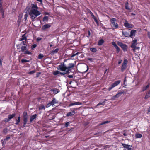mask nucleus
I'll return each mask as SVG.
<instances>
[{"label":"nucleus","instance_id":"nucleus-45","mask_svg":"<svg viewBox=\"0 0 150 150\" xmlns=\"http://www.w3.org/2000/svg\"><path fill=\"white\" fill-rule=\"evenodd\" d=\"M117 44L119 46H120L121 47L122 46V45H123L124 44L121 42H117Z\"/></svg>","mask_w":150,"mask_h":150},{"label":"nucleus","instance_id":"nucleus-40","mask_svg":"<svg viewBox=\"0 0 150 150\" xmlns=\"http://www.w3.org/2000/svg\"><path fill=\"white\" fill-rule=\"evenodd\" d=\"M45 109V107L43 105H41V106H39V110H41L43 109Z\"/></svg>","mask_w":150,"mask_h":150},{"label":"nucleus","instance_id":"nucleus-23","mask_svg":"<svg viewBox=\"0 0 150 150\" xmlns=\"http://www.w3.org/2000/svg\"><path fill=\"white\" fill-rule=\"evenodd\" d=\"M23 17L22 14H20L18 16V22H20L22 18Z\"/></svg>","mask_w":150,"mask_h":150},{"label":"nucleus","instance_id":"nucleus-31","mask_svg":"<svg viewBox=\"0 0 150 150\" xmlns=\"http://www.w3.org/2000/svg\"><path fill=\"white\" fill-rule=\"evenodd\" d=\"M90 50L93 52H96L97 50L95 48H91L90 49Z\"/></svg>","mask_w":150,"mask_h":150},{"label":"nucleus","instance_id":"nucleus-47","mask_svg":"<svg viewBox=\"0 0 150 150\" xmlns=\"http://www.w3.org/2000/svg\"><path fill=\"white\" fill-rule=\"evenodd\" d=\"M28 17V14L27 13L25 14L24 15V19H25V21L26 20L27 18Z\"/></svg>","mask_w":150,"mask_h":150},{"label":"nucleus","instance_id":"nucleus-9","mask_svg":"<svg viewBox=\"0 0 150 150\" xmlns=\"http://www.w3.org/2000/svg\"><path fill=\"white\" fill-rule=\"evenodd\" d=\"M51 26L50 24H46L42 26V29L43 30H45L50 28Z\"/></svg>","mask_w":150,"mask_h":150},{"label":"nucleus","instance_id":"nucleus-5","mask_svg":"<svg viewBox=\"0 0 150 150\" xmlns=\"http://www.w3.org/2000/svg\"><path fill=\"white\" fill-rule=\"evenodd\" d=\"M82 104L81 102H75L74 101L73 102L70 103L69 105V106L71 107L74 105H81Z\"/></svg>","mask_w":150,"mask_h":150},{"label":"nucleus","instance_id":"nucleus-24","mask_svg":"<svg viewBox=\"0 0 150 150\" xmlns=\"http://www.w3.org/2000/svg\"><path fill=\"white\" fill-rule=\"evenodd\" d=\"M104 42V41L103 39H101L99 41L98 45L99 46L101 45Z\"/></svg>","mask_w":150,"mask_h":150},{"label":"nucleus","instance_id":"nucleus-41","mask_svg":"<svg viewBox=\"0 0 150 150\" xmlns=\"http://www.w3.org/2000/svg\"><path fill=\"white\" fill-rule=\"evenodd\" d=\"M59 73V72L58 71H55L53 73V74L54 75H57Z\"/></svg>","mask_w":150,"mask_h":150},{"label":"nucleus","instance_id":"nucleus-18","mask_svg":"<svg viewBox=\"0 0 150 150\" xmlns=\"http://www.w3.org/2000/svg\"><path fill=\"white\" fill-rule=\"evenodd\" d=\"M121 47L122 49L124 51H127V47L126 45L124 44Z\"/></svg>","mask_w":150,"mask_h":150},{"label":"nucleus","instance_id":"nucleus-49","mask_svg":"<svg viewBox=\"0 0 150 150\" xmlns=\"http://www.w3.org/2000/svg\"><path fill=\"white\" fill-rule=\"evenodd\" d=\"M115 48H116V50L117 52L118 53L120 51V48L119 47L117 46L116 47H115Z\"/></svg>","mask_w":150,"mask_h":150},{"label":"nucleus","instance_id":"nucleus-57","mask_svg":"<svg viewBox=\"0 0 150 150\" xmlns=\"http://www.w3.org/2000/svg\"><path fill=\"white\" fill-rule=\"evenodd\" d=\"M10 120V119H9V118L8 117V118H6L5 119V121L6 122H8Z\"/></svg>","mask_w":150,"mask_h":150},{"label":"nucleus","instance_id":"nucleus-16","mask_svg":"<svg viewBox=\"0 0 150 150\" xmlns=\"http://www.w3.org/2000/svg\"><path fill=\"white\" fill-rule=\"evenodd\" d=\"M149 85L150 84L148 83L147 86H144L142 88V91L144 92L146 90L149 88Z\"/></svg>","mask_w":150,"mask_h":150},{"label":"nucleus","instance_id":"nucleus-55","mask_svg":"<svg viewBox=\"0 0 150 150\" xmlns=\"http://www.w3.org/2000/svg\"><path fill=\"white\" fill-rule=\"evenodd\" d=\"M59 73L62 75H64L66 74H67L68 73H66V71H64V72H60Z\"/></svg>","mask_w":150,"mask_h":150},{"label":"nucleus","instance_id":"nucleus-33","mask_svg":"<svg viewBox=\"0 0 150 150\" xmlns=\"http://www.w3.org/2000/svg\"><path fill=\"white\" fill-rule=\"evenodd\" d=\"M104 102H100L99 103H98L97 105L96 106H98L99 105H104Z\"/></svg>","mask_w":150,"mask_h":150},{"label":"nucleus","instance_id":"nucleus-2","mask_svg":"<svg viewBox=\"0 0 150 150\" xmlns=\"http://www.w3.org/2000/svg\"><path fill=\"white\" fill-rule=\"evenodd\" d=\"M75 64L73 63H70L68 64L67 67L64 64H61L59 66V69L61 71H66V73H69L71 69L74 67Z\"/></svg>","mask_w":150,"mask_h":150},{"label":"nucleus","instance_id":"nucleus-28","mask_svg":"<svg viewBox=\"0 0 150 150\" xmlns=\"http://www.w3.org/2000/svg\"><path fill=\"white\" fill-rule=\"evenodd\" d=\"M15 114H12L9 115L8 116V117L9 118V119L10 120L11 119L13 118V117L15 116Z\"/></svg>","mask_w":150,"mask_h":150},{"label":"nucleus","instance_id":"nucleus-37","mask_svg":"<svg viewBox=\"0 0 150 150\" xmlns=\"http://www.w3.org/2000/svg\"><path fill=\"white\" fill-rule=\"evenodd\" d=\"M109 122H110V121H105L101 123H100V125H104V124H107V123H108Z\"/></svg>","mask_w":150,"mask_h":150},{"label":"nucleus","instance_id":"nucleus-4","mask_svg":"<svg viewBox=\"0 0 150 150\" xmlns=\"http://www.w3.org/2000/svg\"><path fill=\"white\" fill-rule=\"evenodd\" d=\"M127 62V60L125 59L121 67V71L122 72H123L126 69Z\"/></svg>","mask_w":150,"mask_h":150},{"label":"nucleus","instance_id":"nucleus-8","mask_svg":"<svg viewBox=\"0 0 150 150\" xmlns=\"http://www.w3.org/2000/svg\"><path fill=\"white\" fill-rule=\"evenodd\" d=\"M75 111L74 110H72V111L70 112H68L67 114H66V116L67 117H69L72 116L74 115L75 114Z\"/></svg>","mask_w":150,"mask_h":150},{"label":"nucleus","instance_id":"nucleus-36","mask_svg":"<svg viewBox=\"0 0 150 150\" xmlns=\"http://www.w3.org/2000/svg\"><path fill=\"white\" fill-rule=\"evenodd\" d=\"M114 87H115L112 84L109 86L108 90L109 91H110L111 89H113Z\"/></svg>","mask_w":150,"mask_h":150},{"label":"nucleus","instance_id":"nucleus-44","mask_svg":"<svg viewBox=\"0 0 150 150\" xmlns=\"http://www.w3.org/2000/svg\"><path fill=\"white\" fill-rule=\"evenodd\" d=\"M48 16H45L43 18V21H45L48 20Z\"/></svg>","mask_w":150,"mask_h":150},{"label":"nucleus","instance_id":"nucleus-15","mask_svg":"<svg viewBox=\"0 0 150 150\" xmlns=\"http://www.w3.org/2000/svg\"><path fill=\"white\" fill-rule=\"evenodd\" d=\"M121 82V81L120 80H117L115 81L112 84L114 86V87L117 86Z\"/></svg>","mask_w":150,"mask_h":150},{"label":"nucleus","instance_id":"nucleus-48","mask_svg":"<svg viewBox=\"0 0 150 150\" xmlns=\"http://www.w3.org/2000/svg\"><path fill=\"white\" fill-rule=\"evenodd\" d=\"M78 54H79V52H77L76 53V54H72V55H71V58H72L73 57H74L76 55H78Z\"/></svg>","mask_w":150,"mask_h":150},{"label":"nucleus","instance_id":"nucleus-63","mask_svg":"<svg viewBox=\"0 0 150 150\" xmlns=\"http://www.w3.org/2000/svg\"><path fill=\"white\" fill-rule=\"evenodd\" d=\"M148 36L149 38L150 39V32H148Z\"/></svg>","mask_w":150,"mask_h":150},{"label":"nucleus","instance_id":"nucleus-25","mask_svg":"<svg viewBox=\"0 0 150 150\" xmlns=\"http://www.w3.org/2000/svg\"><path fill=\"white\" fill-rule=\"evenodd\" d=\"M27 47L25 46H23L21 47V51L22 52H25L26 50Z\"/></svg>","mask_w":150,"mask_h":150},{"label":"nucleus","instance_id":"nucleus-34","mask_svg":"<svg viewBox=\"0 0 150 150\" xmlns=\"http://www.w3.org/2000/svg\"><path fill=\"white\" fill-rule=\"evenodd\" d=\"M125 8L127 10H129V8L128 6V3L127 2H126L125 4Z\"/></svg>","mask_w":150,"mask_h":150},{"label":"nucleus","instance_id":"nucleus-32","mask_svg":"<svg viewBox=\"0 0 150 150\" xmlns=\"http://www.w3.org/2000/svg\"><path fill=\"white\" fill-rule=\"evenodd\" d=\"M24 53L25 54H26L28 55H31L32 54V53L30 52L27 50L25 51Z\"/></svg>","mask_w":150,"mask_h":150},{"label":"nucleus","instance_id":"nucleus-52","mask_svg":"<svg viewBox=\"0 0 150 150\" xmlns=\"http://www.w3.org/2000/svg\"><path fill=\"white\" fill-rule=\"evenodd\" d=\"M89 13L92 16V18H93L95 17L94 15L93 14V13L91 11H90V12H89Z\"/></svg>","mask_w":150,"mask_h":150},{"label":"nucleus","instance_id":"nucleus-64","mask_svg":"<svg viewBox=\"0 0 150 150\" xmlns=\"http://www.w3.org/2000/svg\"><path fill=\"white\" fill-rule=\"evenodd\" d=\"M22 43L23 44V45H26V43L24 41H23L22 42Z\"/></svg>","mask_w":150,"mask_h":150},{"label":"nucleus","instance_id":"nucleus-7","mask_svg":"<svg viewBox=\"0 0 150 150\" xmlns=\"http://www.w3.org/2000/svg\"><path fill=\"white\" fill-rule=\"evenodd\" d=\"M125 23L124 25L125 27L128 28H132V25L131 24L129 23L127 20H125Z\"/></svg>","mask_w":150,"mask_h":150},{"label":"nucleus","instance_id":"nucleus-17","mask_svg":"<svg viewBox=\"0 0 150 150\" xmlns=\"http://www.w3.org/2000/svg\"><path fill=\"white\" fill-rule=\"evenodd\" d=\"M59 50L58 48H56L55 50H53L51 52V54L53 55L57 53L58 52Z\"/></svg>","mask_w":150,"mask_h":150},{"label":"nucleus","instance_id":"nucleus-38","mask_svg":"<svg viewBox=\"0 0 150 150\" xmlns=\"http://www.w3.org/2000/svg\"><path fill=\"white\" fill-rule=\"evenodd\" d=\"M21 62L23 63L26 62H30V61L29 60H27L26 59H22L21 60Z\"/></svg>","mask_w":150,"mask_h":150},{"label":"nucleus","instance_id":"nucleus-39","mask_svg":"<svg viewBox=\"0 0 150 150\" xmlns=\"http://www.w3.org/2000/svg\"><path fill=\"white\" fill-rule=\"evenodd\" d=\"M44 57L43 55L42 54H40L38 56V58L40 59H42Z\"/></svg>","mask_w":150,"mask_h":150},{"label":"nucleus","instance_id":"nucleus-62","mask_svg":"<svg viewBox=\"0 0 150 150\" xmlns=\"http://www.w3.org/2000/svg\"><path fill=\"white\" fill-rule=\"evenodd\" d=\"M116 98V97H115V96H113V97L111 99L112 100H114Z\"/></svg>","mask_w":150,"mask_h":150},{"label":"nucleus","instance_id":"nucleus-60","mask_svg":"<svg viewBox=\"0 0 150 150\" xmlns=\"http://www.w3.org/2000/svg\"><path fill=\"white\" fill-rule=\"evenodd\" d=\"M10 137L9 136H8L6 137V138L4 139L5 140H8L10 138Z\"/></svg>","mask_w":150,"mask_h":150},{"label":"nucleus","instance_id":"nucleus-20","mask_svg":"<svg viewBox=\"0 0 150 150\" xmlns=\"http://www.w3.org/2000/svg\"><path fill=\"white\" fill-rule=\"evenodd\" d=\"M0 12L2 14V17H4V12L2 6H0Z\"/></svg>","mask_w":150,"mask_h":150},{"label":"nucleus","instance_id":"nucleus-11","mask_svg":"<svg viewBox=\"0 0 150 150\" xmlns=\"http://www.w3.org/2000/svg\"><path fill=\"white\" fill-rule=\"evenodd\" d=\"M137 40L136 39H134L132 41V43L131 45V47L132 48L135 47L137 45Z\"/></svg>","mask_w":150,"mask_h":150},{"label":"nucleus","instance_id":"nucleus-42","mask_svg":"<svg viewBox=\"0 0 150 150\" xmlns=\"http://www.w3.org/2000/svg\"><path fill=\"white\" fill-rule=\"evenodd\" d=\"M51 105H52V103H51V102H50L46 105V107L47 108H48Z\"/></svg>","mask_w":150,"mask_h":150},{"label":"nucleus","instance_id":"nucleus-14","mask_svg":"<svg viewBox=\"0 0 150 150\" xmlns=\"http://www.w3.org/2000/svg\"><path fill=\"white\" fill-rule=\"evenodd\" d=\"M140 47H136L133 48V50L134 52H138L139 51Z\"/></svg>","mask_w":150,"mask_h":150},{"label":"nucleus","instance_id":"nucleus-30","mask_svg":"<svg viewBox=\"0 0 150 150\" xmlns=\"http://www.w3.org/2000/svg\"><path fill=\"white\" fill-rule=\"evenodd\" d=\"M135 137L136 138H141L142 137V135L141 134L138 133L136 134Z\"/></svg>","mask_w":150,"mask_h":150},{"label":"nucleus","instance_id":"nucleus-46","mask_svg":"<svg viewBox=\"0 0 150 150\" xmlns=\"http://www.w3.org/2000/svg\"><path fill=\"white\" fill-rule=\"evenodd\" d=\"M93 19H94L95 21L97 24V25H98V20H97V19L95 17L94 18H93Z\"/></svg>","mask_w":150,"mask_h":150},{"label":"nucleus","instance_id":"nucleus-53","mask_svg":"<svg viewBox=\"0 0 150 150\" xmlns=\"http://www.w3.org/2000/svg\"><path fill=\"white\" fill-rule=\"evenodd\" d=\"M2 146H3L6 143V142L4 140V141L1 140Z\"/></svg>","mask_w":150,"mask_h":150},{"label":"nucleus","instance_id":"nucleus-43","mask_svg":"<svg viewBox=\"0 0 150 150\" xmlns=\"http://www.w3.org/2000/svg\"><path fill=\"white\" fill-rule=\"evenodd\" d=\"M23 118L28 117H27V112H24L23 113Z\"/></svg>","mask_w":150,"mask_h":150},{"label":"nucleus","instance_id":"nucleus-56","mask_svg":"<svg viewBox=\"0 0 150 150\" xmlns=\"http://www.w3.org/2000/svg\"><path fill=\"white\" fill-rule=\"evenodd\" d=\"M37 46V45L36 44H33L32 45V49H33L34 48H35Z\"/></svg>","mask_w":150,"mask_h":150},{"label":"nucleus","instance_id":"nucleus-51","mask_svg":"<svg viewBox=\"0 0 150 150\" xmlns=\"http://www.w3.org/2000/svg\"><path fill=\"white\" fill-rule=\"evenodd\" d=\"M112 45L115 48L117 46V45L115 42H112Z\"/></svg>","mask_w":150,"mask_h":150},{"label":"nucleus","instance_id":"nucleus-19","mask_svg":"<svg viewBox=\"0 0 150 150\" xmlns=\"http://www.w3.org/2000/svg\"><path fill=\"white\" fill-rule=\"evenodd\" d=\"M124 93L125 92L124 91L119 92L117 93L116 95H115V97L116 98H118L122 94Z\"/></svg>","mask_w":150,"mask_h":150},{"label":"nucleus","instance_id":"nucleus-58","mask_svg":"<svg viewBox=\"0 0 150 150\" xmlns=\"http://www.w3.org/2000/svg\"><path fill=\"white\" fill-rule=\"evenodd\" d=\"M42 38H38L36 39V41H40L42 40Z\"/></svg>","mask_w":150,"mask_h":150},{"label":"nucleus","instance_id":"nucleus-27","mask_svg":"<svg viewBox=\"0 0 150 150\" xmlns=\"http://www.w3.org/2000/svg\"><path fill=\"white\" fill-rule=\"evenodd\" d=\"M150 96V90H149L148 92L147 93L146 95L145 99H146L148 98Z\"/></svg>","mask_w":150,"mask_h":150},{"label":"nucleus","instance_id":"nucleus-10","mask_svg":"<svg viewBox=\"0 0 150 150\" xmlns=\"http://www.w3.org/2000/svg\"><path fill=\"white\" fill-rule=\"evenodd\" d=\"M37 115L36 114H35L31 116L30 118V122H32L34 119H35L37 117Z\"/></svg>","mask_w":150,"mask_h":150},{"label":"nucleus","instance_id":"nucleus-22","mask_svg":"<svg viewBox=\"0 0 150 150\" xmlns=\"http://www.w3.org/2000/svg\"><path fill=\"white\" fill-rule=\"evenodd\" d=\"M122 34L125 37H128L129 35V33L128 32L126 31H122Z\"/></svg>","mask_w":150,"mask_h":150},{"label":"nucleus","instance_id":"nucleus-29","mask_svg":"<svg viewBox=\"0 0 150 150\" xmlns=\"http://www.w3.org/2000/svg\"><path fill=\"white\" fill-rule=\"evenodd\" d=\"M20 116H19L18 117L17 119L16 120V122L15 123V124L16 125H18L19 123L20 122Z\"/></svg>","mask_w":150,"mask_h":150},{"label":"nucleus","instance_id":"nucleus-6","mask_svg":"<svg viewBox=\"0 0 150 150\" xmlns=\"http://www.w3.org/2000/svg\"><path fill=\"white\" fill-rule=\"evenodd\" d=\"M122 145L123 146V147L125 148L127 150H132V149L131 148L132 146H131L130 145L126 144H122ZM125 150H127L126 149H125Z\"/></svg>","mask_w":150,"mask_h":150},{"label":"nucleus","instance_id":"nucleus-54","mask_svg":"<svg viewBox=\"0 0 150 150\" xmlns=\"http://www.w3.org/2000/svg\"><path fill=\"white\" fill-rule=\"evenodd\" d=\"M8 132V130L7 129H4L3 130V132L4 133H6Z\"/></svg>","mask_w":150,"mask_h":150},{"label":"nucleus","instance_id":"nucleus-61","mask_svg":"<svg viewBox=\"0 0 150 150\" xmlns=\"http://www.w3.org/2000/svg\"><path fill=\"white\" fill-rule=\"evenodd\" d=\"M35 71H31L30 72H29V74H33L35 73Z\"/></svg>","mask_w":150,"mask_h":150},{"label":"nucleus","instance_id":"nucleus-50","mask_svg":"<svg viewBox=\"0 0 150 150\" xmlns=\"http://www.w3.org/2000/svg\"><path fill=\"white\" fill-rule=\"evenodd\" d=\"M69 124L70 123L69 122H66L64 124L65 127H67Z\"/></svg>","mask_w":150,"mask_h":150},{"label":"nucleus","instance_id":"nucleus-1","mask_svg":"<svg viewBox=\"0 0 150 150\" xmlns=\"http://www.w3.org/2000/svg\"><path fill=\"white\" fill-rule=\"evenodd\" d=\"M26 8H28L29 10L28 11V13L32 21H34L35 19L41 14L40 8L36 4H32L30 8L29 7H27Z\"/></svg>","mask_w":150,"mask_h":150},{"label":"nucleus","instance_id":"nucleus-3","mask_svg":"<svg viewBox=\"0 0 150 150\" xmlns=\"http://www.w3.org/2000/svg\"><path fill=\"white\" fill-rule=\"evenodd\" d=\"M110 25L113 30H115L118 28L119 25L117 23V20L115 18H112L110 19Z\"/></svg>","mask_w":150,"mask_h":150},{"label":"nucleus","instance_id":"nucleus-12","mask_svg":"<svg viewBox=\"0 0 150 150\" xmlns=\"http://www.w3.org/2000/svg\"><path fill=\"white\" fill-rule=\"evenodd\" d=\"M50 102L52 103V106L54 105V104H55L58 103V101L57 100H56V99L54 98H53L52 101Z\"/></svg>","mask_w":150,"mask_h":150},{"label":"nucleus","instance_id":"nucleus-21","mask_svg":"<svg viewBox=\"0 0 150 150\" xmlns=\"http://www.w3.org/2000/svg\"><path fill=\"white\" fill-rule=\"evenodd\" d=\"M51 92H53L54 94H56L58 93V89L56 88L51 89L50 90Z\"/></svg>","mask_w":150,"mask_h":150},{"label":"nucleus","instance_id":"nucleus-59","mask_svg":"<svg viewBox=\"0 0 150 150\" xmlns=\"http://www.w3.org/2000/svg\"><path fill=\"white\" fill-rule=\"evenodd\" d=\"M67 76L69 78H73V76L72 75H69Z\"/></svg>","mask_w":150,"mask_h":150},{"label":"nucleus","instance_id":"nucleus-13","mask_svg":"<svg viewBox=\"0 0 150 150\" xmlns=\"http://www.w3.org/2000/svg\"><path fill=\"white\" fill-rule=\"evenodd\" d=\"M136 30H132L130 32V34L129 35V37L131 38H132V37L133 36H135V33L136 32Z\"/></svg>","mask_w":150,"mask_h":150},{"label":"nucleus","instance_id":"nucleus-26","mask_svg":"<svg viewBox=\"0 0 150 150\" xmlns=\"http://www.w3.org/2000/svg\"><path fill=\"white\" fill-rule=\"evenodd\" d=\"M27 39V37L25 35V34L23 35L22 36L21 38V41H23L24 40H26Z\"/></svg>","mask_w":150,"mask_h":150},{"label":"nucleus","instance_id":"nucleus-35","mask_svg":"<svg viewBox=\"0 0 150 150\" xmlns=\"http://www.w3.org/2000/svg\"><path fill=\"white\" fill-rule=\"evenodd\" d=\"M28 122V117L23 118V123L24 124H26Z\"/></svg>","mask_w":150,"mask_h":150}]
</instances>
